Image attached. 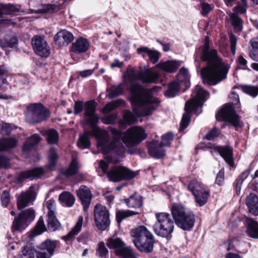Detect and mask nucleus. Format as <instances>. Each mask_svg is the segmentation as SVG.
Here are the masks:
<instances>
[{
	"instance_id": "f257e3e1",
	"label": "nucleus",
	"mask_w": 258,
	"mask_h": 258,
	"mask_svg": "<svg viewBox=\"0 0 258 258\" xmlns=\"http://www.w3.org/2000/svg\"><path fill=\"white\" fill-rule=\"evenodd\" d=\"M123 77L124 83L130 85V99L133 110L136 114L135 115L130 110L124 112L123 121L131 125L136 122L137 117L150 115L159 104L158 99L152 95V91L143 88L137 81L140 80L144 84L156 83L159 75L151 70L143 71L141 67L137 70L128 66Z\"/></svg>"
},
{
	"instance_id": "f03ea898",
	"label": "nucleus",
	"mask_w": 258,
	"mask_h": 258,
	"mask_svg": "<svg viewBox=\"0 0 258 258\" xmlns=\"http://www.w3.org/2000/svg\"><path fill=\"white\" fill-rule=\"evenodd\" d=\"M199 58L207 63L200 71L204 84L215 85L226 78L229 67L222 61L216 49H210L208 37L204 44L196 50L195 61H199Z\"/></svg>"
},
{
	"instance_id": "7ed1b4c3",
	"label": "nucleus",
	"mask_w": 258,
	"mask_h": 258,
	"mask_svg": "<svg viewBox=\"0 0 258 258\" xmlns=\"http://www.w3.org/2000/svg\"><path fill=\"white\" fill-rule=\"evenodd\" d=\"M111 133L112 140L110 142H109V135L105 131L100 132L98 137V145L104 154L114 151L117 155H120L125 151L124 145L127 147H132L146 138L144 130L139 126L132 127L123 134L115 128H111Z\"/></svg>"
},
{
	"instance_id": "20e7f679",
	"label": "nucleus",
	"mask_w": 258,
	"mask_h": 258,
	"mask_svg": "<svg viewBox=\"0 0 258 258\" xmlns=\"http://www.w3.org/2000/svg\"><path fill=\"white\" fill-rule=\"evenodd\" d=\"M195 96L187 101L184 107L185 112L180 122L179 130L183 131L188 125L191 112L196 111L199 107L204 105V102L208 98L209 92L200 86H196L195 88Z\"/></svg>"
},
{
	"instance_id": "39448f33",
	"label": "nucleus",
	"mask_w": 258,
	"mask_h": 258,
	"mask_svg": "<svg viewBox=\"0 0 258 258\" xmlns=\"http://www.w3.org/2000/svg\"><path fill=\"white\" fill-rule=\"evenodd\" d=\"M131 235L134 245L139 250L145 253L153 251L155 242L154 236L145 226H140L132 229Z\"/></svg>"
},
{
	"instance_id": "423d86ee",
	"label": "nucleus",
	"mask_w": 258,
	"mask_h": 258,
	"mask_svg": "<svg viewBox=\"0 0 258 258\" xmlns=\"http://www.w3.org/2000/svg\"><path fill=\"white\" fill-rule=\"evenodd\" d=\"M155 217L157 221L153 225L155 233L162 237L169 236L174 228V222L170 215L165 212L157 213Z\"/></svg>"
},
{
	"instance_id": "0eeeda50",
	"label": "nucleus",
	"mask_w": 258,
	"mask_h": 258,
	"mask_svg": "<svg viewBox=\"0 0 258 258\" xmlns=\"http://www.w3.org/2000/svg\"><path fill=\"white\" fill-rule=\"evenodd\" d=\"M26 121L36 124L45 120L49 115V111L41 103H32L27 107L25 112Z\"/></svg>"
},
{
	"instance_id": "6e6552de",
	"label": "nucleus",
	"mask_w": 258,
	"mask_h": 258,
	"mask_svg": "<svg viewBox=\"0 0 258 258\" xmlns=\"http://www.w3.org/2000/svg\"><path fill=\"white\" fill-rule=\"evenodd\" d=\"M187 188L194 196L195 202L199 206H203L207 203L209 190L203 184L197 180H192L189 182Z\"/></svg>"
},
{
	"instance_id": "1a4fd4ad",
	"label": "nucleus",
	"mask_w": 258,
	"mask_h": 258,
	"mask_svg": "<svg viewBox=\"0 0 258 258\" xmlns=\"http://www.w3.org/2000/svg\"><path fill=\"white\" fill-rule=\"evenodd\" d=\"M107 246L110 249L115 250V254L123 258H130L134 256L132 249L126 246L122 239L114 235L107 240Z\"/></svg>"
},
{
	"instance_id": "9d476101",
	"label": "nucleus",
	"mask_w": 258,
	"mask_h": 258,
	"mask_svg": "<svg viewBox=\"0 0 258 258\" xmlns=\"http://www.w3.org/2000/svg\"><path fill=\"white\" fill-rule=\"evenodd\" d=\"M35 212L32 209H29L21 212L15 218L12 226L13 231L24 230L30 223L34 219Z\"/></svg>"
},
{
	"instance_id": "9b49d317",
	"label": "nucleus",
	"mask_w": 258,
	"mask_h": 258,
	"mask_svg": "<svg viewBox=\"0 0 258 258\" xmlns=\"http://www.w3.org/2000/svg\"><path fill=\"white\" fill-rule=\"evenodd\" d=\"M216 118L228 122L234 127L240 125L239 117L236 114L234 107L231 104L225 105L216 115Z\"/></svg>"
},
{
	"instance_id": "f8f14e48",
	"label": "nucleus",
	"mask_w": 258,
	"mask_h": 258,
	"mask_svg": "<svg viewBox=\"0 0 258 258\" xmlns=\"http://www.w3.org/2000/svg\"><path fill=\"white\" fill-rule=\"evenodd\" d=\"M94 219L96 225L101 230H105L110 224L109 214L106 208L101 204L94 208Z\"/></svg>"
},
{
	"instance_id": "ddd939ff",
	"label": "nucleus",
	"mask_w": 258,
	"mask_h": 258,
	"mask_svg": "<svg viewBox=\"0 0 258 258\" xmlns=\"http://www.w3.org/2000/svg\"><path fill=\"white\" fill-rule=\"evenodd\" d=\"M109 179L117 182L124 179H131L136 176L135 172L123 166H114L107 172Z\"/></svg>"
},
{
	"instance_id": "4468645a",
	"label": "nucleus",
	"mask_w": 258,
	"mask_h": 258,
	"mask_svg": "<svg viewBox=\"0 0 258 258\" xmlns=\"http://www.w3.org/2000/svg\"><path fill=\"white\" fill-rule=\"evenodd\" d=\"M84 120L86 123L92 128L95 129L99 120V117L96 114V103L93 101L87 102L84 106Z\"/></svg>"
},
{
	"instance_id": "2eb2a0df",
	"label": "nucleus",
	"mask_w": 258,
	"mask_h": 258,
	"mask_svg": "<svg viewBox=\"0 0 258 258\" xmlns=\"http://www.w3.org/2000/svg\"><path fill=\"white\" fill-rule=\"evenodd\" d=\"M32 45L35 52L41 57H47L50 54V48L41 36L35 35L32 39Z\"/></svg>"
},
{
	"instance_id": "dca6fc26",
	"label": "nucleus",
	"mask_w": 258,
	"mask_h": 258,
	"mask_svg": "<svg viewBox=\"0 0 258 258\" xmlns=\"http://www.w3.org/2000/svg\"><path fill=\"white\" fill-rule=\"evenodd\" d=\"M48 209L47 225L49 229L55 231L60 226V223L57 219L55 215V201L50 199L46 203Z\"/></svg>"
},
{
	"instance_id": "f3484780",
	"label": "nucleus",
	"mask_w": 258,
	"mask_h": 258,
	"mask_svg": "<svg viewBox=\"0 0 258 258\" xmlns=\"http://www.w3.org/2000/svg\"><path fill=\"white\" fill-rule=\"evenodd\" d=\"M56 247L55 241L46 240L38 246L40 250L37 252V258H50L53 254Z\"/></svg>"
},
{
	"instance_id": "a211bd4d",
	"label": "nucleus",
	"mask_w": 258,
	"mask_h": 258,
	"mask_svg": "<svg viewBox=\"0 0 258 258\" xmlns=\"http://www.w3.org/2000/svg\"><path fill=\"white\" fill-rule=\"evenodd\" d=\"M35 199V189L30 186L28 190L22 192L17 197V206L19 210H22L33 202Z\"/></svg>"
},
{
	"instance_id": "6ab92c4d",
	"label": "nucleus",
	"mask_w": 258,
	"mask_h": 258,
	"mask_svg": "<svg viewBox=\"0 0 258 258\" xmlns=\"http://www.w3.org/2000/svg\"><path fill=\"white\" fill-rule=\"evenodd\" d=\"M77 194L83 205L84 211H87L92 198V195L89 188L85 185H81L77 190Z\"/></svg>"
},
{
	"instance_id": "aec40b11",
	"label": "nucleus",
	"mask_w": 258,
	"mask_h": 258,
	"mask_svg": "<svg viewBox=\"0 0 258 258\" xmlns=\"http://www.w3.org/2000/svg\"><path fill=\"white\" fill-rule=\"evenodd\" d=\"M162 144L158 141H153L148 145V152L151 156L160 158L165 155V151Z\"/></svg>"
},
{
	"instance_id": "412c9836",
	"label": "nucleus",
	"mask_w": 258,
	"mask_h": 258,
	"mask_svg": "<svg viewBox=\"0 0 258 258\" xmlns=\"http://www.w3.org/2000/svg\"><path fill=\"white\" fill-rule=\"evenodd\" d=\"M43 173L44 170L42 168H35L20 172L17 179L19 181H23L27 179H32L40 177Z\"/></svg>"
},
{
	"instance_id": "4be33fe9",
	"label": "nucleus",
	"mask_w": 258,
	"mask_h": 258,
	"mask_svg": "<svg viewBox=\"0 0 258 258\" xmlns=\"http://www.w3.org/2000/svg\"><path fill=\"white\" fill-rule=\"evenodd\" d=\"M195 222V215L192 213H191L182 217L180 219V221H177L175 222V223L182 229L184 230H189L193 227Z\"/></svg>"
},
{
	"instance_id": "5701e85b",
	"label": "nucleus",
	"mask_w": 258,
	"mask_h": 258,
	"mask_svg": "<svg viewBox=\"0 0 258 258\" xmlns=\"http://www.w3.org/2000/svg\"><path fill=\"white\" fill-rule=\"evenodd\" d=\"M171 210L175 222L180 221V219L184 216L192 213L180 204H174L171 207Z\"/></svg>"
},
{
	"instance_id": "b1692460",
	"label": "nucleus",
	"mask_w": 258,
	"mask_h": 258,
	"mask_svg": "<svg viewBox=\"0 0 258 258\" xmlns=\"http://www.w3.org/2000/svg\"><path fill=\"white\" fill-rule=\"evenodd\" d=\"M244 222L247 226L246 233L253 238H258V222L252 219L246 217Z\"/></svg>"
},
{
	"instance_id": "393cba45",
	"label": "nucleus",
	"mask_w": 258,
	"mask_h": 258,
	"mask_svg": "<svg viewBox=\"0 0 258 258\" xmlns=\"http://www.w3.org/2000/svg\"><path fill=\"white\" fill-rule=\"evenodd\" d=\"M215 149L220 155L223 158L225 161L230 166L234 164L232 158V150L228 146H216Z\"/></svg>"
},
{
	"instance_id": "a878e982",
	"label": "nucleus",
	"mask_w": 258,
	"mask_h": 258,
	"mask_svg": "<svg viewBox=\"0 0 258 258\" xmlns=\"http://www.w3.org/2000/svg\"><path fill=\"white\" fill-rule=\"evenodd\" d=\"M74 39L73 34L66 30L60 31L54 37L55 41L58 44L64 43L68 44L71 43Z\"/></svg>"
},
{
	"instance_id": "bb28decb",
	"label": "nucleus",
	"mask_w": 258,
	"mask_h": 258,
	"mask_svg": "<svg viewBox=\"0 0 258 258\" xmlns=\"http://www.w3.org/2000/svg\"><path fill=\"white\" fill-rule=\"evenodd\" d=\"M246 205L249 212L254 215H258V197L254 194H250L246 198Z\"/></svg>"
},
{
	"instance_id": "cd10ccee",
	"label": "nucleus",
	"mask_w": 258,
	"mask_h": 258,
	"mask_svg": "<svg viewBox=\"0 0 258 258\" xmlns=\"http://www.w3.org/2000/svg\"><path fill=\"white\" fill-rule=\"evenodd\" d=\"M18 140L14 137L2 138L0 139V151H7L15 148Z\"/></svg>"
},
{
	"instance_id": "c85d7f7f",
	"label": "nucleus",
	"mask_w": 258,
	"mask_h": 258,
	"mask_svg": "<svg viewBox=\"0 0 258 258\" xmlns=\"http://www.w3.org/2000/svg\"><path fill=\"white\" fill-rule=\"evenodd\" d=\"M137 52L139 54H142L143 57H145V54H146L153 63L157 62L159 59L160 53L157 51L150 49L147 47L138 48Z\"/></svg>"
},
{
	"instance_id": "c756f323",
	"label": "nucleus",
	"mask_w": 258,
	"mask_h": 258,
	"mask_svg": "<svg viewBox=\"0 0 258 258\" xmlns=\"http://www.w3.org/2000/svg\"><path fill=\"white\" fill-rule=\"evenodd\" d=\"M180 66V63L176 60H168L160 62L156 67L168 73L175 71Z\"/></svg>"
},
{
	"instance_id": "7c9ffc66",
	"label": "nucleus",
	"mask_w": 258,
	"mask_h": 258,
	"mask_svg": "<svg viewBox=\"0 0 258 258\" xmlns=\"http://www.w3.org/2000/svg\"><path fill=\"white\" fill-rule=\"evenodd\" d=\"M89 47V43L86 39L80 38L72 44V50L74 52L83 53Z\"/></svg>"
},
{
	"instance_id": "2f4dec72",
	"label": "nucleus",
	"mask_w": 258,
	"mask_h": 258,
	"mask_svg": "<svg viewBox=\"0 0 258 258\" xmlns=\"http://www.w3.org/2000/svg\"><path fill=\"white\" fill-rule=\"evenodd\" d=\"M83 218L80 216L79 217L78 221L76 225L73 228L72 230L70 231L67 235L62 237V239L66 241L73 240L76 235H77L81 231L82 227Z\"/></svg>"
},
{
	"instance_id": "473e14b6",
	"label": "nucleus",
	"mask_w": 258,
	"mask_h": 258,
	"mask_svg": "<svg viewBox=\"0 0 258 258\" xmlns=\"http://www.w3.org/2000/svg\"><path fill=\"white\" fill-rule=\"evenodd\" d=\"M60 202L67 207H72L75 202V197L69 191H63L59 196Z\"/></svg>"
},
{
	"instance_id": "72a5a7b5",
	"label": "nucleus",
	"mask_w": 258,
	"mask_h": 258,
	"mask_svg": "<svg viewBox=\"0 0 258 258\" xmlns=\"http://www.w3.org/2000/svg\"><path fill=\"white\" fill-rule=\"evenodd\" d=\"M41 140L40 137L37 135L34 134L31 137L28 138L23 147V150L25 152H27L31 150L35 145L37 144Z\"/></svg>"
},
{
	"instance_id": "f704fd0d",
	"label": "nucleus",
	"mask_w": 258,
	"mask_h": 258,
	"mask_svg": "<svg viewBox=\"0 0 258 258\" xmlns=\"http://www.w3.org/2000/svg\"><path fill=\"white\" fill-rule=\"evenodd\" d=\"M125 201L127 206L130 208H139L143 204L141 197L138 196H131Z\"/></svg>"
},
{
	"instance_id": "c9c22d12",
	"label": "nucleus",
	"mask_w": 258,
	"mask_h": 258,
	"mask_svg": "<svg viewBox=\"0 0 258 258\" xmlns=\"http://www.w3.org/2000/svg\"><path fill=\"white\" fill-rule=\"evenodd\" d=\"M231 25L233 27L235 32H240L242 30V20L237 14L232 13L230 15Z\"/></svg>"
},
{
	"instance_id": "e433bc0d",
	"label": "nucleus",
	"mask_w": 258,
	"mask_h": 258,
	"mask_svg": "<svg viewBox=\"0 0 258 258\" xmlns=\"http://www.w3.org/2000/svg\"><path fill=\"white\" fill-rule=\"evenodd\" d=\"M79 166L75 158H73L70 166L61 170V173L67 177L72 176L76 173L79 169Z\"/></svg>"
},
{
	"instance_id": "4c0bfd02",
	"label": "nucleus",
	"mask_w": 258,
	"mask_h": 258,
	"mask_svg": "<svg viewBox=\"0 0 258 258\" xmlns=\"http://www.w3.org/2000/svg\"><path fill=\"white\" fill-rule=\"evenodd\" d=\"M124 86L120 84L117 86H114L112 88L107 90V96L109 98H113L123 94L124 92Z\"/></svg>"
},
{
	"instance_id": "58836bf2",
	"label": "nucleus",
	"mask_w": 258,
	"mask_h": 258,
	"mask_svg": "<svg viewBox=\"0 0 258 258\" xmlns=\"http://www.w3.org/2000/svg\"><path fill=\"white\" fill-rule=\"evenodd\" d=\"M249 43L252 48L249 56L253 60L258 61V37L251 39Z\"/></svg>"
},
{
	"instance_id": "ea45409f",
	"label": "nucleus",
	"mask_w": 258,
	"mask_h": 258,
	"mask_svg": "<svg viewBox=\"0 0 258 258\" xmlns=\"http://www.w3.org/2000/svg\"><path fill=\"white\" fill-rule=\"evenodd\" d=\"M179 89V84L175 81L172 82L168 85V90L164 94L166 97H173L177 94Z\"/></svg>"
},
{
	"instance_id": "a19ab883",
	"label": "nucleus",
	"mask_w": 258,
	"mask_h": 258,
	"mask_svg": "<svg viewBox=\"0 0 258 258\" xmlns=\"http://www.w3.org/2000/svg\"><path fill=\"white\" fill-rule=\"evenodd\" d=\"M139 212H134L131 210H120L116 213V217L117 223H120L123 219L137 215Z\"/></svg>"
},
{
	"instance_id": "79ce46f5",
	"label": "nucleus",
	"mask_w": 258,
	"mask_h": 258,
	"mask_svg": "<svg viewBox=\"0 0 258 258\" xmlns=\"http://www.w3.org/2000/svg\"><path fill=\"white\" fill-rule=\"evenodd\" d=\"M46 140L49 144H56L58 140V134L53 129L48 130L46 133Z\"/></svg>"
},
{
	"instance_id": "37998d69",
	"label": "nucleus",
	"mask_w": 258,
	"mask_h": 258,
	"mask_svg": "<svg viewBox=\"0 0 258 258\" xmlns=\"http://www.w3.org/2000/svg\"><path fill=\"white\" fill-rule=\"evenodd\" d=\"M58 156L53 148H51L49 150L48 155V167L52 170L55 166Z\"/></svg>"
},
{
	"instance_id": "c03bdc74",
	"label": "nucleus",
	"mask_w": 258,
	"mask_h": 258,
	"mask_svg": "<svg viewBox=\"0 0 258 258\" xmlns=\"http://www.w3.org/2000/svg\"><path fill=\"white\" fill-rule=\"evenodd\" d=\"M77 145L81 149L88 148L90 147V142L88 133H85L80 137Z\"/></svg>"
},
{
	"instance_id": "a18cd8bd",
	"label": "nucleus",
	"mask_w": 258,
	"mask_h": 258,
	"mask_svg": "<svg viewBox=\"0 0 258 258\" xmlns=\"http://www.w3.org/2000/svg\"><path fill=\"white\" fill-rule=\"evenodd\" d=\"M242 89L244 92L253 97L258 95V86L244 85L242 86Z\"/></svg>"
},
{
	"instance_id": "49530a36",
	"label": "nucleus",
	"mask_w": 258,
	"mask_h": 258,
	"mask_svg": "<svg viewBox=\"0 0 258 258\" xmlns=\"http://www.w3.org/2000/svg\"><path fill=\"white\" fill-rule=\"evenodd\" d=\"M123 102L122 100H118L115 101H113L107 103L103 108L102 112L104 113H107L111 111L116 109L121 103Z\"/></svg>"
},
{
	"instance_id": "de8ad7c7",
	"label": "nucleus",
	"mask_w": 258,
	"mask_h": 258,
	"mask_svg": "<svg viewBox=\"0 0 258 258\" xmlns=\"http://www.w3.org/2000/svg\"><path fill=\"white\" fill-rule=\"evenodd\" d=\"M35 250L27 247H24L18 258H35Z\"/></svg>"
},
{
	"instance_id": "09e8293b",
	"label": "nucleus",
	"mask_w": 258,
	"mask_h": 258,
	"mask_svg": "<svg viewBox=\"0 0 258 258\" xmlns=\"http://www.w3.org/2000/svg\"><path fill=\"white\" fill-rule=\"evenodd\" d=\"M46 228L44 223L43 219L40 218L34 228V232L36 235H39L46 231Z\"/></svg>"
},
{
	"instance_id": "8fccbe9b",
	"label": "nucleus",
	"mask_w": 258,
	"mask_h": 258,
	"mask_svg": "<svg viewBox=\"0 0 258 258\" xmlns=\"http://www.w3.org/2000/svg\"><path fill=\"white\" fill-rule=\"evenodd\" d=\"M177 78L179 82H187L189 80V75L188 71L184 68L180 69L179 73L177 75Z\"/></svg>"
},
{
	"instance_id": "3c124183",
	"label": "nucleus",
	"mask_w": 258,
	"mask_h": 258,
	"mask_svg": "<svg viewBox=\"0 0 258 258\" xmlns=\"http://www.w3.org/2000/svg\"><path fill=\"white\" fill-rule=\"evenodd\" d=\"M97 254L100 257L106 258L108 253V250L105 247L104 242H101L98 244V247L96 251Z\"/></svg>"
},
{
	"instance_id": "603ef678",
	"label": "nucleus",
	"mask_w": 258,
	"mask_h": 258,
	"mask_svg": "<svg viewBox=\"0 0 258 258\" xmlns=\"http://www.w3.org/2000/svg\"><path fill=\"white\" fill-rule=\"evenodd\" d=\"M57 8V6L54 4H46L43 5L42 8L39 9L37 13H46L54 12Z\"/></svg>"
},
{
	"instance_id": "864d4df0",
	"label": "nucleus",
	"mask_w": 258,
	"mask_h": 258,
	"mask_svg": "<svg viewBox=\"0 0 258 258\" xmlns=\"http://www.w3.org/2000/svg\"><path fill=\"white\" fill-rule=\"evenodd\" d=\"M173 136L171 133H168L166 134L162 135V142H160V143H162V146L170 147L171 142L173 140Z\"/></svg>"
},
{
	"instance_id": "5fc2aeb1",
	"label": "nucleus",
	"mask_w": 258,
	"mask_h": 258,
	"mask_svg": "<svg viewBox=\"0 0 258 258\" xmlns=\"http://www.w3.org/2000/svg\"><path fill=\"white\" fill-rule=\"evenodd\" d=\"M2 205L3 207H7L11 200L10 194L7 190H4L1 197Z\"/></svg>"
},
{
	"instance_id": "6e6d98bb",
	"label": "nucleus",
	"mask_w": 258,
	"mask_h": 258,
	"mask_svg": "<svg viewBox=\"0 0 258 258\" xmlns=\"http://www.w3.org/2000/svg\"><path fill=\"white\" fill-rule=\"evenodd\" d=\"M250 170L247 169L244 170L243 172L241 173V174L239 175L238 179L237 180L236 187L237 188L238 187H240L241 184H242L243 181L247 178L248 175L250 174Z\"/></svg>"
},
{
	"instance_id": "4d7b16f0",
	"label": "nucleus",
	"mask_w": 258,
	"mask_h": 258,
	"mask_svg": "<svg viewBox=\"0 0 258 258\" xmlns=\"http://www.w3.org/2000/svg\"><path fill=\"white\" fill-rule=\"evenodd\" d=\"M13 129V127L10 124L1 121L0 133L2 134L8 135L11 133Z\"/></svg>"
},
{
	"instance_id": "13d9d810",
	"label": "nucleus",
	"mask_w": 258,
	"mask_h": 258,
	"mask_svg": "<svg viewBox=\"0 0 258 258\" xmlns=\"http://www.w3.org/2000/svg\"><path fill=\"white\" fill-rule=\"evenodd\" d=\"M116 118L117 115L116 114H110L103 117L101 120L104 124H114L116 121Z\"/></svg>"
},
{
	"instance_id": "bf43d9fd",
	"label": "nucleus",
	"mask_w": 258,
	"mask_h": 258,
	"mask_svg": "<svg viewBox=\"0 0 258 258\" xmlns=\"http://www.w3.org/2000/svg\"><path fill=\"white\" fill-rule=\"evenodd\" d=\"M231 51L233 55H235L236 49L237 39L236 37L233 34H230L229 35Z\"/></svg>"
},
{
	"instance_id": "052dcab7",
	"label": "nucleus",
	"mask_w": 258,
	"mask_h": 258,
	"mask_svg": "<svg viewBox=\"0 0 258 258\" xmlns=\"http://www.w3.org/2000/svg\"><path fill=\"white\" fill-rule=\"evenodd\" d=\"M5 44L4 47H9L11 48L14 47L16 46L18 43V40L16 37H12L10 39H5Z\"/></svg>"
},
{
	"instance_id": "680f3d73",
	"label": "nucleus",
	"mask_w": 258,
	"mask_h": 258,
	"mask_svg": "<svg viewBox=\"0 0 258 258\" xmlns=\"http://www.w3.org/2000/svg\"><path fill=\"white\" fill-rule=\"evenodd\" d=\"M84 107L83 102L81 101H77L75 103L74 106V113L75 115H77L81 113Z\"/></svg>"
},
{
	"instance_id": "e2e57ef3",
	"label": "nucleus",
	"mask_w": 258,
	"mask_h": 258,
	"mask_svg": "<svg viewBox=\"0 0 258 258\" xmlns=\"http://www.w3.org/2000/svg\"><path fill=\"white\" fill-rule=\"evenodd\" d=\"M219 134V131L216 128H214L206 135L205 138L208 140H212L218 137Z\"/></svg>"
},
{
	"instance_id": "0e129e2a",
	"label": "nucleus",
	"mask_w": 258,
	"mask_h": 258,
	"mask_svg": "<svg viewBox=\"0 0 258 258\" xmlns=\"http://www.w3.org/2000/svg\"><path fill=\"white\" fill-rule=\"evenodd\" d=\"M212 7L210 5L207 3L201 4V14L205 16L209 13L212 10Z\"/></svg>"
},
{
	"instance_id": "69168bd1",
	"label": "nucleus",
	"mask_w": 258,
	"mask_h": 258,
	"mask_svg": "<svg viewBox=\"0 0 258 258\" xmlns=\"http://www.w3.org/2000/svg\"><path fill=\"white\" fill-rule=\"evenodd\" d=\"M237 60L240 66L243 67V69L248 70V71H250V70L248 68L247 66V61L243 57L242 55H239L238 57Z\"/></svg>"
},
{
	"instance_id": "338daca9",
	"label": "nucleus",
	"mask_w": 258,
	"mask_h": 258,
	"mask_svg": "<svg viewBox=\"0 0 258 258\" xmlns=\"http://www.w3.org/2000/svg\"><path fill=\"white\" fill-rule=\"evenodd\" d=\"M224 172L223 170H221L219 171L217 175L216 178V183L218 185H221L224 182Z\"/></svg>"
},
{
	"instance_id": "774afa93",
	"label": "nucleus",
	"mask_w": 258,
	"mask_h": 258,
	"mask_svg": "<svg viewBox=\"0 0 258 258\" xmlns=\"http://www.w3.org/2000/svg\"><path fill=\"white\" fill-rule=\"evenodd\" d=\"M9 165V159L6 157L0 155V168H7Z\"/></svg>"
}]
</instances>
